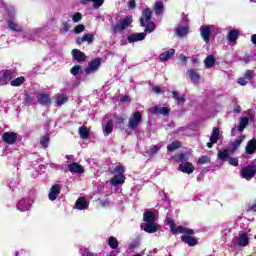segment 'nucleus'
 Instances as JSON below:
<instances>
[{
    "label": "nucleus",
    "instance_id": "nucleus-2",
    "mask_svg": "<svg viewBox=\"0 0 256 256\" xmlns=\"http://www.w3.org/2000/svg\"><path fill=\"white\" fill-rule=\"evenodd\" d=\"M153 17V11L151 8H146L142 12V16L140 17V26L145 27V33H153L155 29V22L151 21Z\"/></svg>",
    "mask_w": 256,
    "mask_h": 256
},
{
    "label": "nucleus",
    "instance_id": "nucleus-4",
    "mask_svg": "<svg viewBox=\"0 0 256 256\" xmlns=\"http://www.w3.org/2000/svg\"><path fill=\"white\" fill-rule=\"evenodd\" d=\"M131 23H133V16L128 15L125 18L120 19L118 23L113 24L110 27V31L112 35H117V33H121V31H125L129 29V27L131 26Z\"/></svg>",
    "mask_w": 256,
    "mask_h": 256
},
{
    "label": "nucleus",
    "instance_id": "nucleus-59",
    "mask_svg": "<svg viewBox=\"0 0 256 256\" xmlns=\"http://www.w3.org/2000/svg\"><path fill=\"white\" fill-rule=\"evenodd\" d=\"M156 9L158 11H163V3L162 2H156Z\"/></svg>",
    "mask_w": 256,
    "mask_h": 256
},
{
    "label": "nucleus",
    "instance_id": "nucleus-14",
    "mask_svg": "<svg viewBox=\"0 0 256 256\" xmlns=\"http://www.w3.org/2000/svg\"><path fill=\"white\" fill-rule=\"evenodd\" d=\"M159 227V224L155 222H147L146 224L142 225V229L146 233H157V231H159Z\"/></svg>",
    "mask_w": 256,
    "mask_h": 256
},
{
    "label": "nucleus",
    "instance_id": "nucleus-1",
    "mask_svg": "<svg viewBox=\"0 0 256 256\" xmlns=\"http://www.w3.org/2000/svg\"><path fill=\"white\" fill-rule=\"evenodd\" d=\"M166 225H169L170 231L172 235H179V233L183 234L181 236V242L186 243L189 247H195L197 245L198 241L195 237H192L191 235H195V230L191 228H185L183 226H176L175 220L167 217L165 220Z\"/></svg>",
    "mask_w": 256,
    "mask_h": 256
},
{
    "label": "nucleus",
    "instance_id": "nucleus-21",
    "mask_svg": "<svg viewBox=\"0 0 256 256\" xmlns=\"http://www.w3.org/2000/svg\"><path fill=\"white\" fill-rule=\"evenodd\" d=\"M238 247H247L249 245V235L242 233L236 240Z\"/></svg>",
    "mask_w": 256,
    "mask_h": 256
},
{
    "label": "nucleus",
    "instance_id": "nucleus-56",
    "mask_svg": "<svg viewBox=\"0 0 256 256\" xmlns=\"http://www.w3.org/2000/svg\"><path fill=\"white\" fill-rule=\"evenodd\" d=\"M128 7L129 9H135V7H137V3L135 2V0H129Z\"/></svg>",
    "mask_w": 256,
    "mask_h": 256
},
{
    "label": "nucleus",
    "instance_id": "nucleus-29",
    "mask_svg": "<svg viewBox=\"0 0 256 256\" xmlns=\"http://www.w3.org/2000/svg\"><path fill=\"white\" fill-rule=\"evenodd\" d=\"M181 145L182 144L179 140H175L167 146V151H170V153L173 151H177V149H181Z\"/></svg>",
    "mask_w": 256,
    "mask_h": 256
},
{
    "label": "nucleus",
    "instance_id": "nucleus-55",
    "mask_svg": "<svg viewBox=\"0 0 256 256\" xmlns=\"http://www.w3.org/2000/svg\"><path fill=\"white\" fill-rule=\"evenodd\" d=\"M238 84L241 85L242 87H245V85H247V80L245 76L238 79Z\"/></svg>",
    "mask_w": 256,
    "mask_h": 256
},
{
    "label": "nucleus",
    "instance_id": "nucleus-38",
    "mask_svg": "<svg viewBox=\"0 0 256 256\" xmlns=\"http://www.w3.org/2000/svg\"><path fill=\"white\" fill-rule=\"evenodd\" d=\"M247 125H249V118L242 117L240 119V124H239V127H238V131H240V132L245 131V128L247 127Z\"/></svg>",
    "mask_w": 256,
    "mask_h": 256
},
{
    "label": "nucleus",
    "instance_id": "nucleus-34",
    "mask_svg": "<svg viewBox=\"0 0 256 256\" xmlns=\"http://www.w3.org/2000/svg\"><path fill=\"white\" fill-rule=\"evenodd\" d=\"M108 246L110 249H117V247H119V240H117L115 236H110L108 238Z\"/></svg>",
    "mask_w": 256,
    "mask_h": 256
},
{
    "label": "nucleus",
    "instance_id": "nucleus-24",
    "mask_svg": "<svg viewBox=\"0 0 256 256\" xmlns=\"http://www.w3.org/2000/svg\"><path fill=\"white\" fill-rule=\"evenodd\" d=\"M156 219L155 213H153V211L151 210H146L143 214V221H145V223H154Z\"/></svg>",
    "mask_w": 256,
    "mask_h": 256
},
{
    "label": "nucleus",
    "instance_id": "nucleus-33",
    "mask_svg": "<svg viewBox=\"0 0 256 256\" xmlns=\"http://www.w3.org/2000/svg\"><path fill=\"white\" fill-rule=\"evenodd\" d=\"M25 83V77L20 76L12 81H10V85L12 87H21Z\"/></svg>",
    "mask_w": 256,
    "mask_h": 256
},
{
    "label": "nucleus",
    "instance_id": "nucleus-25",
    "mask_svg": "<svg viewBox=\"0 0 256 256\" xmlns=\"http://www.w3.org/2000/svg\"><path fill=\"white\" fill-rule=\"evenodd\" d=\"M175 55V49L171 48L164 53L160 54L159 59L160 61H169Z\"/></svg>",
    "mask_w": 256,
    "mask_h": 256
},
{
    "label": "nucleus",
    "instance_id": "nucleus-43",
    "mask_svg": "<svg viewBox=\"0 0 256 256\" xmlns=\"http://www.w3.org/2000/svg\"><path fill=\"white\" fill-rule=\"evenodd\" d=\"M40 145H42L43 149H47L49 147V135L48 134L40 137Z\"/></svg>",
    "mask_w": 256,
    "mask_h": 256
},
{
    "label": "nucleus",
    "instance_id": "nucleus-5",
    "mask_svg": "<svg viewBox=\"0 0 256 256\" xmlns=\"http://www.w3.org/2000/svg\"><path fill=\"white\" fill-rule=\"evenodd\" d=\"M256 175V160L252 161L250 165L244 167L240 171V176L246 181H251Z\"/></svg>",
    "mask_w": 256,
    "mask_h": 256
},
{
    "label": "nucleus",
    "instance_id": "nucleus-20",
    "mask_svg": "<svg viewBox=\"0 0 256 256\" xmlns=\"http://www.w3.org/2000/svg\"><path fill=\"white\" fill-rule=\"evenodd\" d=\"M147 37V34L141 33H134L127 37L128 43H135L137 41H143Z\"/></svg>",
    "mask_w": 256,
    "mask_h": 256
},
{
    "label": "nucleus",
    "instance_id": "nucleus-64",
    "mask_svg": "<svg viewBox=\"0 0 256 256\" xmlns=\"http://www.w3.org/2000/svg\"><path fill=\"white\" fill-rule=\"evenodd\" d=\"M251 43H253V45H256V34H253L251 36Z\"/></svg>",
    "mask_w": 256,
    "mask_h": 256
},
{
    "label": "nucleus",
    "instance_id": "nucleus-35",
    "mask_svg": "<svg viewBox=\"0 0 256 256\" xmlns=\"http://www.w3.org/2000/svg\"><path fill=\"white\" fill-rule=\"evenodd\" d=\"M24 104L27 105L28 107L30 105H35V96H31L29 93L24 94Z\"/></svg>",
    "mask_w": 256,
    "mask_h": 256
},
{
    "label": "nucleus",
    "instance_id": "nucleus-12",
    "mask_svg": "<svg viewBox=\"0 0 256 256\" xmlns=\"http://www.w3.org/2000/svg\"><path fill=\"white\" fill-rule=\"evenodd\" d=\"M71 55L75 61L78 63H83V61H87V56L81 50L75 48L71 51Z\"/></svg>",
    "mask_w": 256,
    "mask_h": 256
},
{
    "label": "nucleus",
    "instance_id": "nucleus-10",
    "mask_svg": "<svg viewBox=\"0 0 256 256\" xmlns=\"http://www.w3.org/2000/svg\"><path fill=\"white\" fill-rule=\"evenodd\" d=\"M150 113H152V115H163L167 117V115L171 113V109L169 107L153 106L150 108Z\"/></svg>",
    "mask_w": 256,
    "mask_h": 256
},
{
    "label": "nucleus",
    "instance_id": "nucleus-47",
    "mask_svg": "<svg viewBox=\"0 0 256 256\" xmlns=\"http://www.w3.org/2000/svg\"><path fill=\"white\" fill-rule=\"evenodd\" d=\"M198 163L200 165H207V163H211V157L201 156V157L198 158Z\"/></svg>",
    "mask_w": 256,
    "mask_h": 256
},
{
    "label": "nucleus",
    "instance_id": "nucleus-3",
    "mask_svg": "<svg viewBox=\"0 0 256 256\" xmlns=\"http://www.w3.org/2000/svg\"><path fill=\"white\" fill-rule=\"evenodd\" d=\"M111 173L114 177L110 179V185H113V187H119V185H123V183H125V166H116Z\"/></svg>",
    "mask_w": 256,
    "mask_h": 256
},
{
    "label": "nucleus",
    "instance_id": "nucleus-61",
    "mask_svg": "<svg viewBox=\"0 0 256 256\" xmlns=\"http://www.w3.org/2000/svg\"><path fill=\"white\" fill-rule=\"evenodd\" d=\"M152 91H154V93L159 94V93H161V87H159V86H154V87L152 88Z\"/></svg>",
    "mask_w": 256,
    "mask_h": 256
},
{
    "label": "nucleus",
    "instance_id": "nucleus-6",
    "mask_svg": "<svg viewBox=\"0 0 256 256\" xmlns=\"http://www.w3.org/2000/svg\"><path fill=\"white\" fill-rule=\"evenodd\" d=\"M141 121H143V114L140 111L133 112L131 119L128 121V129H131V131H136Z\"/></svg>",
    "mask_w": 256,
    "mask_h": 256
},
{
    "label": "nucleus",
    "instance_id": "nucleus-48",
    "mask_svg": "<svg viewBox=\"0 0 256 256\" xmlns=\"http://www.w3.org/2000/svg\"><path fill=\"white\" fill-rule=\"evenodd\" d=\"M172 95H173V99H175V101H178L179 103H185V97L180 96L179 92L172 91Z\"/></svg>",
    "mask_w": 256,
    "mask_h": 256
},
{
    "label": "nucleus",
    "instance_id": "nucleus-9",
    "mask_svg": "<svg viewBox=\"0 0 256 256\" xmlns=\"http://www.w3.org/2000/svg\"><path fill=\"white\" fill-rule=\"evenodd\" d=\"M2 141L7 145H15L17 143V133L15 132H4L2 135Z\"/></svg>",
    "mask_w": 256,
    "mask_h": 256
},
{
    "label": "nucleus",
    "instance_id": "nucleus-50",
    "mask_svg": "<svg viewBox=\"0 0 256 256\" xmlns=\"http://www.w3.org/2000/svg\"><path fill=\"white\" fill-rule=\"evenodd\" d=\"M228 163H229V165H232V167H239V159H237V158H233L230 156L228 158Z\"/></svg>",
    "mask_w": 256,
    "mask_h": 256
},
{
    "label": "nucleus",
    "instance_id": "nucleus-42",
    "mask_svg": "<svg viewBox=\"0 0 256 256\" xmlns=\"http://www.w3.org/2000/svg\"><path fill=\"white\" fill-rule=\"evenodd\" d=\"M229 150L224 149V150H219L218 152V159L221 161H225V159H229Z\"/></svg>",
    "mask_w": 256,
    "mask_h": 256
},
{
    "label": "nucleus",
    "instance_id": "nucleus-19",
    "mask_svg": "<svg viewBox=\"0 0 256 256\" xmlns=\"http://www.w3.org/2000/svg\"><path fill=\"white\" fill-rule=\"evenodd\" d=\"M93 39H95V35L91 33L84 34L83 37L76 38L77 45H82V43H89L91 44L93 42Z\"/></svg>",
    "mask_w": 256,
    "mask_h": 256
},
{
    "label": "nucleus",
    "instance_id": "nucleus-41",
    "mask_svg": "<svg viewBox=\"0 0 256 256\" xmlns=\"http://www.w3.org/2000/svg\"><path fill=\"white\" fill-rule=\"evenodd\" d=\"M160 150H161V146L160 145H154L152 148H150L147 151V155H148V157H153V155H157Z\"/></svg>",
    "mask_w": 256,
    "mask_h": 256
},
{
    "label": "nucleus",
    "instance_id": "nucleus-49",
    "mask_svg": "<svg viewBox=\"0 0 256 256\" xmlns=\"http://www.w3.org/2000/svg\"><path fill=\"white\" fill-rule=\"evenodd\" d=\"M80 71H81V65H75L70 69V73L71 75H74V77H77Z\"/></svg>",
    "mask_w": 256,
    "mask_h": 256
},
{
    "label": "nucleus",
    "instance_id": "nucleus-18",
    "mask_svg": "<svg viewBox=\"0 0 256 256\" xmlns=\"http://www.w3.org/2000/svg\"><path fill=\"white\" fill-rule=\"evenodd\" d=\"M201 37L205 43H209L211 41V26H201Z\"/></svg>",
    "mask_w": 256,
    "mask_h": 256
},
{
    "label": "nucleus",
    "instance_id": "nucleus-54",
    "mask_svg": "<svg viewBox=\"0 0 256 256\" xmlns=\"http://www.w3.org/2000/svg\"><path fill=\"white\" fill-rule=\"evenodd\" d=\"M244 77L246 78V81H251L255 77V74H253L252 70H246Z\"/></svg>",
    "mask_w": 256,
    "mask_h": 256
},
{
    "label": "nucleus",
    "instance_id": "nucleus-63",
    "mask_svg": "<svg viewBox=\"0 0 256 256\" xmlns=\"http://www.w3.org/2000/svg\"><path fill=\"white\" fill-rule=\"evenodd\" d=\"M234 113H241V106H239V105L235 106Z\"/></svg>",
    "mask_w": 256,
    "mask_h": 256
},
{
    "label": "nucleus",
    "instance_id": "nucleus-7",
    "mask_svg": "<svg viewBox=\"0 0 256 256\" xmlns=\"http://www.w3.org/2000/svg\"><path fill=\"white\" fill-rule=\"evenodd\" d=\"M99 67H101V58H95L88 63V67L84 69V73L91 75V73L99 71Z\"/></svg>",
    "mask_w": 256,
    "mask_h": 256
},
{
    "label": "nucleus",
    "instance_id": "nucleus-23",
    "mask_svg": "<svg viewBox=\"0 0 256 256\" xmlns=\"http://www.w3.org/2000/svg\"><path fill=\"white\" fill-rule=\"evenodd\" d=\"M226 39L230 43H235V41L239 39V30L237 29L230 30L226 35Z\"/></svg>",
    "mask_w": 256,
    "mask_h": 256
},
{
    "label": "nucleus",
    "instance_id": "nucleus-57",
    "mask_svg": "<svg viewBox=\"0 0 256 256\" xmlns=\"http://www.w3.org/2000/svg\"><path fill=\"white\" fill-rule=\"evenodd\" d=\"M100 205L102 207H110L111 203L107 199H105L100 201Z\"/></svg>",
    "mask_w": 256,
    "mask_h": 256
},
{
    "label": "nucleus",
    "instance_id": "nucleus-60",
    "mask_svg": "<svg viewBox=\"0 0 256 256\" xmlns=\"http://www.w3.org/2000/svg\"><path fill=\"white\" fill-rule=\"evenodd\" d=\"M180 61L184 63V65H187V57L183 54L180 55Z\"/></svg>",
    "mask_w": 256,
    "mask_h": 256
},
{
    "label": "nucleus",
    "instance_id": "nucleus-15",
    "mask_svg": "<svg viewBox=\"0 0 256 256\" xmlns=\"http://www.w3.org/2000/svg\"><path fill=\"white\" fill-rule=\"evenodd\" d=\"M178 171L186 173L187 175H191V173L195 171V166H193L191 162H185L184 164H180L178 166Z\"/></svg>",
    "mask_w": 256,
    "mask_h": 256
},
{
    "label": "nucleus",
    "instance_id": "nucleus-26",
    "mask_svg": "<svg viewBox=\"0 0 256 256\" xmlns=\"http://www.w3.org/2000/svg\"><path fill=\"white\" fill-rule=\"evenodd\" d=\"M188 75L192 83H199V81L201 80V76L199 75V73H197V71H195V69L188 70Z\"/></svg>",
    "mask_w": 256,
    "mask_h": 256
},
{
    "label": "nucleus",
    "instance_id": "nucleus-52",
    "mask_svg": "<svg viewBox=\"0 0 256 256\" xmlns=\"http://www.w3.org/2000/svg\"><path fill=\"white\" fill-rule=\"evenodd\" d=\"M81 19H83V15L81 14V12H76L72 17L73 23H79Z\"/></svg>",
    "mask_w": 256,
    "mask_h": 256
},
{
    "label": "nucleus",
    "instance_id": "nucleus-62",
    "mask_svg": "<svg viewBox=\"0 0 256 256\" xmlns=\"http://www.w3.org/2000/svg\"><path fill=\"white\" fill-rule=\"evenodd\" d=\"M248 211H253L254 213H256V202L253 203L250 208L248 209Z\"/></svg>",
    "mask_w": 256,
    "mask_h": 256
},
{
    "label": "nucleus",
    "instance_id": "nucleus-8",
    "mask_svg": "<svg viewBox=\"0 0 256 256\" xmlns=\"http://www.w3.org/2000/svg\"><path fill=\"white\" fill-rule=\"evenodd\" d=\"M15 77V70H3L2 75L0 76V85H7V83H11V79Z\"/></svg>",
    "mask_w": 256,
    "mask_h": 256
},
{
    "label": "nucleus",
    "instance_id": "nucleus-40",
    "mask_svg": "<svg viewBox=\"0 0 256 256\" xmlns=\"http://www.w3.org/2000/svg\"><path fill=\"white\" fill-rule=\"evenodd\" d=\"M17 210L18 211H29V205L25 203V199H22L17 204Z\"/></svg>",
    "mask_w": 256,
    "mask_h": 256
},
{
    "label": "nucleus",
    "instance_id": "nucleus-17",
    "mask_svg": "<svg viewBox=\"0 0 256 256\" xmlns=\"http://www.w3.org/2000/svg\"><path fill=\"white\" fill-rule=\"evenodd\" d=\"M68 169L70 171V173H78L79 175L85 173V168H83L81 166V164H79L78 162H73L68 164Z\"/></svg>",
    "mask_w": 256,
    "mask_h": 256
},
{
    "label": "nucleus",
    "instance_id": "nucleus-51",
    "mask_svg": "<svg viewBox=\"0 0 256 256\" xmlns=\"http://www.w3.org/2000/svg\"><path fill=\"white\" fill-rule=\"evenodd\" d=\"M83 31H85V25H83V24H79L76 27H74V33L76 35H79L80 33H83Z\"/></svg>",
    "mask_w": 256,
    "mask_h": 256
},
{
    "label": "nucleus",
    "instance_id": "nucleus-11",
    "mask_svg": "<svg viewBox=\"0 0 256 256\" xmlns=\"http://www.w3.org/2000/svg\"><path fill=\"white\" fill-rule=\"evenodd\" d=\"M61 193V185L59 184H54L51 188H50V192L48 194V199L50 201H56L57 197H59Z\"/></svg>",
    "mask_w": 256,
    "mask_h": 256
},
{
    "label": "nucleus",
    "instance_id": "nucleus-28",
    "mask_svg": "<svg viewBox=\"0 0 256 256\" xmlns=\"http://www.w3.org/2000/svg\"><path fill=\"white\" fill-rule=\"evenodd\" d=\"M93 2V7L94 9H99V7H101V5H103L105 3V0H81L82 5H87V3L89 2Z\"/></svg>",
    "mask_w": 256,
    "mask_h": 256
},
{
    "label": "nucleus",
    "instance_id": "nucleus-32",
    "mask_svg": "<svg viewBox=\"0 0 256 256\" xmlns=\"http://www.w3.org/2000/svg\"><path fill=\"white\" fill-rule=\"evenodd\" d=\"M204 65L206 69H211V67L215 66V57L207 56L204 60Z\"/></svg>",
    "mask_w": 256,
    "mask_h": 256
},
{
    "label": "nucleus",
    "instance_id": "nucleus-53",
    "mask_svg": "<svg viewBox=\"0 0 256 256\" xmlns=\"http://www.w3.org/2000/svg\"><path fill=\"white\" fill-rule=\"evenodd\" d=\"M139 245H140L139 240H134L132 243L129 244L128 249L130 251H133V250L137 249V247H139Z\"/></svg>",
    "mask_w": 256,
    "mask_h": 256
},
{
    "label": "nucleus",
    "instance_id": "nucleus-36",
    "mask_svg": "<svg viewBox=\"0 0 256 256\" xmlns=\"http://www.w3.org/2000/svg\"><path fill=\"white\" fill-rule=\"evenodd\" d=\"M79 135L81 139H89V128L87 126H81L79 128Z\"/></svg>",
    "mask_w": 256,
    "mask_h": 256
},
{
    "label": "nucleus",
    "instance_id": "nucleus-31",
    "mask_svg": "<svg viewBox=\"0 0 256 256\" xmlns=\"http://www.w3.org/2000/svg\"><path fill=\"white\" fill-rule=\"evenodd\" d=\"M67 101H69V96H67V94L58 95L56 98V103L59 107H61V105H65Z\"/></svg>",
    "mask_w": 256,
    "mask_h": 256
},
{
    "label": "nucleus",
    "instance_id": "nucleus-27",
    "mask_svg": "<svg viewBox=\"0 0 256 256\" xmlns=\"http://www.w3.org/2000/svg\"><path fill=\"white\" fill-rule=\"evenodd\" d=\"M7 23L11 31H15L16 33H21V31H23V28L19 24L11 21V19H8Z\"/></svg>",
    "mask_w": 256,
    "mask_h": 256
},
{
    "label": "nucleus",
    "instance_id": "nucleus-16",
    "mask_svg": "<svg viewBox=\"0 0 256 256\" xmlns=\"http://www.w3.org/2000/svg\"><path fill=\"white\" fill-rule=\"evenodd\" d=\"M37 103H39V105H45V107H49V105H51V95L48 93H40L37 99Z\"/></svg>",
    "mask_w": 256,
    "mask_h": 256
},
{
    "label": "nucleus",
    "instance_id": "nucleus-37",
    "mask_svg": "<svg viewBox=\"0 0 256 256\" xmlns=\"http://www.w3.org/2000/svg\"><path fill=\"white\" fill-rule=\"evenodd\" d=\"M219 133H220L219 128L214 127L212 135L210 136L211 143H217V141H219Z\"/></svg>",
    "mask_w": 256,
    "mask_h": 256
},
{
    "label": "nucleus",
    "instance_id": "nucleus-13",
    "mask_svg": "<svg viewBox=\"0 0 256 256\" xmlns=\"http://www.w3.org/2000/svg\"><path fill=\"white\" fill-rule=\"evenodd\" d=\"M75 207L78 211H85V209H89V201L85 197H79L75 202Z\"/></svg>",
    "mask_w": 256,
    "mask_h": 256
},
{
    "label": "nucleus",
    "instance_id": "nucleus-45",
    "mask_svg": "<svg viewBox=\"0 0 256 256\" xmlns=\"http://www.w3.org/2000/svg\"><path fill=\"white\" fill-rule=\"evenodd\" d=\"M104 132L107 133V135H111L113 133V121L109 120L105 127H104Z\"/></svg>",
    "mask_w": 256,
    "mask_h": 256
},
{
    "label": "nucleus",
    "instance_id": "nucleus-22",
    "mask_svg": "<svg viewBox=\"0 0 256 256\" xmlns=\"http://www.w3.org/2000/svg\"><path fill=\"white\" fill-rule=\"evenodd\" d=\"M245 151H246L247 155H254V153L256 151V139L255 138H253L247 142Z\"/></svg>",
    "mask_w": 256,
    "mask_h": 256
},
{
    "label": "nucleus",
    "instance_id": "nucleus-44",
    "mask_svg": "<svg viewBox=\"0 0 256 256\" xmlns=\"http://www.w3.org/2000/svg\"><path fill=\"white\" fill-rule=\"evenodd\" d=\"M189 33V29L187 27H179L176 29V35L178 37H185Z\"/></svg>",
    "mask_w": 256,
    "mask_h": 256
},
{
    "label": "nucleus",
    "instance_id": "nucleus-46",
    "mask_svg": "<svg viewBox=\"0 0 256 256\" xmlns=\"http://www.w3.org/2000/svg\"><path fill=\"white\" fill-rule=\"evenodd\" d=\"M245 141V136L241 135L238 139H236L234 142H232V146L234 149H239L241 147V143Z\"/></svg>",
    "mask_w": 256,
    "mask_h": 256
},
{
    "label": "nucleus",
    "instance_id": "nucleus-39",
    "mask_svg": "<svg viewBox=\"0 0 256 256\" xmlns=\"http://www.w3.org/2000/svg\"><path fill=\"white\" fill-rule=\"evenodd\" d=\"M178 161L181 164L189 163V153L188 152H182L178 156Z\"/></svg>",
    "mask_w": 256,
    "mask_h": 256
},
{
    "label": "nucleus",
    "instance_id": "nucleus-30",
    "mask_svg": "<svg viewBox=\"0 0 256 256\" xmlns=\"http://www.w3.org/2000/svg\"><path fill=\"white\" fill-rule=\"evenodd\" d=\"M117 123H118L119 129H121V131H124L126 133V135H131V132H129V129L125 128V118L118 117Z\"/></svg>",
    "mask_w": 256,
    "mask_h": 256
},
{
    "label": "nucleus",
    "instance_id": "nucleus-58",
    "mask_svg": "<svg viewBox=\"0 0 256 256\" xmlns=\"http://www.w3.org/2000/svg\"><path fill=\"white\" fill-rule=\"evenodd\" d=\"M84 256H97V255H95V253L89 251V249H85Z\"/></svg>",
    "mask_w": 256,
    "mask_h": 256
}]
</instances>
